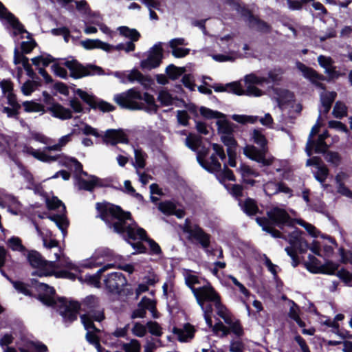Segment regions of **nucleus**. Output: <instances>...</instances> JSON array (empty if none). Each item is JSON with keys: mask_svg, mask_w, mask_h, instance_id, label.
<instances>
[{"mask_svg": "<svg viewBox=\"0 0 352 352\" xmlns=\"http://www.w3.org/2000/svg\"><path fill=\"white\" fill-rule=\"evenodd\" d=\"M297 68L302 73L305 78L308 79L313 85L322 90H326L327 87L324 84L319 82L320 80H327L329 82L331 80L338 78L341 76L340 72L337 71L336 67L333 66V65L325 71L328 77L319 74L314 68L308 67L300 62L297 63Z\"/></svg>", "mask_w": 352, "mask_h": 352, "instance_id": "nucleus-5", "label": "nucleus"}, {"mask_svg": "<svg viewBox=\"0 0 352 352\" xmlns=\"http://www.w3.org/2000/svg\"><path fill=\"white\" fill-rule=\"evenodd\" d=\"M163 59V48L161 43L155 44L148 51L146 59L141 60L140 67L143 70H151L160 66Z\"/></svg>", "mask_w": 352, "mask_h": 352, "instance_id": "nucleus-13", "label": "nucleus"}, {"mask_svg": "<svg viewBox=\"0 0 352 352\" xmlns=\"http://www.w3.org/2000/svg\"><path fill=\"white\" fill-rule=\"evenodd\" d=\"M337 97V93L336 91H328L325 94L321 95V102L324 107L323 113H328L332 107L333 102Z\"/></svg>", "mask_w": 352, "mask_h": 352, "instance_id": "nucleus-28", "label": "nucleus"}, {"mask_svg": "<svg viewBox=\"0 0 352 352\" xmlns=\"http://www.w3.org/2000/svg\"><path fill=\"white\" fill-rule=\"evenodd\" d=\"M102 141L107 144L116 145L118 143L127 144L129 138L122 129H108L102 136Z\"/></svg>", "mask_w": 352, "mask_h": 352, "instance_id": "nucleus-16", "label": "nucleus"}, {"mask_svg": "<svg viewBox=\"0 0 352 352\" xmlns=\"http://www.w3.org/2000/svg\"><path fill=\"white\" fill-rule=\"evenodd\" d=\"M323 155L327 162L333 164L334 166H338L342 162V157L339 153L336 151H332L328 149Z\"/></svg>", "mask_w": 352, "mask_h": 352, "instance_id": "nucleus-44", "label": "nucleus"}, {"mask_svg": "<svg viewBox=\"0 0 352 352\" xmlns=\"http://www.w3.org/2000/svg\"><path fill=\"white\" fill-rule=\"evenodd\" d=\"M250 27H256L257 31L264 33H268L271 31V26L265 21L259 19L258 16L256 19L252 22V25Z\"/></svg>", "mask_w": 352, "mask_h": 352, "instance_id": "nucleus-52", "label": "nucleus"}, {"mask_svg": "<svg viewBox=\"0 0 352 352\" xmlns=\"http://www.w3.org/2000/svg\"><path fill=\"white\" fill-rule=\"evenodd\" d=\"M114 101L122 109L129 110H142L144 104L136 100H142V94L135 88L128 89L125 92L114 96Z\"/></svg>", "mask_w": 352, "mask_h": 352, "instance_id": "nucleus-8", "label": "nucleus"}, {"mask_svg": "<svg viewBox=\"0 0 352 352\" xmlns=\"http://www.w3.org/2000/svg\"><path fill=\"white\" fill-rule=\"evenodd\" d=\"M237 171L241 174L242 177H258L260 176V173L258 171L253 169L249 165L241 163L239 168H237Z\"/></svg>", "mask_w": 352, "mask_h": 352, "instance_id": "nucleus-35", "label": "nucleus"}, {"mask_svg": "<svg viewBox=\"0 0 352 352\" xmlns=\"http://www.w3.org/2000/svg\"><path fill=\"white\" fill-rule=\"evenodd\" d=\"M46 111L50 112L51 115L62 120L71 119L72 118V111L63 107L60 103H56L53 106L47 107Z\"/></svg>", "mask_w": 352, "mask_h": 352, "instance_id": "nucleus-21", "label": "nucleus"}, {"mask_svg": "<svg viewBox=\"0 0 352 352\" xmlns=\"http://www.w3.org/2000/svg\"><path fill=\"white\" fill-rule=\"evenodd\" d=\"M45 202L46 206L50 210H55L60 207H62L61 212H67L65 204L56 196L52 197V199L47 197Z\"/></svg>", "mask_w": 352, "mask_h": 352, "instance_id": "nucleus-38", "label": "nucleus"}, {"mask_svg": "<svg viewBox=\"0 0 352 352\" xmlns=\"http://www.w3.org/2000/svg\"><path fill=\"white\" fill-rule=\"evenodd\" d=\"M225 188L229 191L230 194L236 199H239L243 196L244 188L241 184H233L230 188H229V184H225Z\"/></svg>", "mask_w": 352, "mask_h": 352, "instance_id": "nucleus-60", "label": "nucleus"}, {"mask_svg": "<svg viewBox=\"0 0 352 352\" xmlns=\"http://www.w3.org/2000/svg\"><path fill=\"white\" fill-rule=\"evenodd\" d=\"M217 173V178L219 180V182L223 184L225 186V182L226 180L235 182L236 181V177L234 175L233 171L230 169L226 164H224L223 169L219 170Z\"/></svg>", "mask_w": 352, "mask_h": 352, "instance_id": "nucleus-30", "label": "nucleus"}, {"mask_svg": "<svg viewBox=\"0 0 352 352\" xmlns=\"http://www.w3.org/2000/svg\"><path fill=\"white\" fill-rule=\"evenodd\" d=\"M216 309L217 314L228 325L230 324V323L234 321L232 315L224 304H221Z\"/></svg>", "mask_w": 352, "mask_h": 352, "instance_id": "nucleus-37", "label": "nucleus"}, {"mask_svg": "<svg viewBox=\"0 0 352 352\" xmlns=\"http://www.w3.org/2000/svg\"><path fill=\"white\" fill-rule=\"evenodd\" d=\"M72 164L74 166V170L77 173L82 171L83 166L76 157L65 156V160L62 162V165L69 168Z\"/></svg>", "mask_w": 352, "mask_h": 352, "instance_id": "nucleus-46", "label": "nucleus"}, {"mask_svg": "<svg viewBox=\"0 0 352 352\" xmlns=\"http://www.w3.org/2000/svg\"><path fill=\"white\" fill-rule=\"evenodd\" d=\"M329 148V146L324 140L317 138V140H307L305 151L307 155L310 157L313 150L316 153L324 154Z\"/></svg>", "mask_w": 352, "mask_h": 352, "instance_id": "nucleus-19", "label": "nucleus"}, {"mask_svg": "<svg viewBox=\"0 0 352 352\" xmlns=\"http://www.w3.org/2000/svg\"><path fill=\"white\" fill-rule=\"evenodd\" d=\"M97 217L102 220L107 227L121 236L124 241L137 240L139 228L131 213L124 210L121 206L107 202H98L96 204Z\"/></svg>", "mask_w": 352, "mask_h": 352, "instance_id": "nucleus-1", "label": "nucleus"}, {"mask_svg": "<svg viewBox=\"0 0 352 352\" xmlns=\"http://www.w3.org/2000/svg\"><path fill=\"white\" fill-rule=\"evenodd\" d=\"M142 100L148 106V109L153 111L154 112L157 111L159 107L155 103V98L153 95L148 94V92H144L143 95L142 94Z\"/></svg>", "mask_w": 352, "mask_h": 352, "instance_id": "nucleus-61", "label": "nucleus"}, {"mask_svg": "<svg viewBox=\"0 0 352 352\" xmlns=\"http://www.w3.org/2000/svg\"><path fill=\"white\" fill-rule=\"evenodd\" d=\"M268 148H258L254 145L247 146L244 150V155L249 159L256 162L260 164V167L271 166L275 158L273 156L266 157Z\"/></svg>", "mask_w": 352, "mask_h": 352, "instance_id": "nucleus-12", "label": "nucleus"}, {"mask_svg": "<svg viewBox=\"0 0 352 352\" xmlns=\"http://www.w3.org/2000/svg\"><path fill=\"white\" fill-rule=\"evenodd\" d=\"M94 107H95V108H92L93 109H98L104 113L111 112L116 109V107L113 104H111L103 100H98L97 98L94 104Z\"/></svg>", "mask_w": 352, "mask_h": 352, "instance_id": "nucleus-51", "label": "nucleus"}, {"mask_svg": "<svg viewBox=\"0 0 352 352\" xmlns=\"http://www.w3.org/2000/svg\"><path fill=\"white\" fill-rule=\"evenodd\" d=\"M239 206L241 210L248 217H252L257 214H263V211L260 210L257 201L251 197L246 198L244 201L239 200Z\"/></svg>", "mask_w": 352, "mask_h": 352, "instance_id": "nucleus-18", "label": "nucleus"}, {"mask_svg": "<svg viewBox=\"0 0 352 352\" xmlns=\"http://www.w3.org/2000/svg\"><path fill=\"white\" fill-rule=\"evenodd\" d=\"M246 89H243L241 83L239 82H230L229 85L233 87L232 94L237 96H248L258 97L263 95V91L254 85L247 84Z\"/></svg>", "mask_w": 352, "mask_h": 352, "instance_id": "nucleus-17", "label": "nucleus"}, {"mask_svg": "<svg viewBox=\"0 0 352 352\" xmlns=\"http://www.w3.org/2000/svg\"><path fill=\"white\" fill-rule=\"evenodd\" d=\"M5 19L15 30L14 35L23 34L27 32L24 25L19 21L14 14L10 12L7 8L0 1V20Z\"/></svg>", "mask_w": 352, "mask_h": 352, "instance_id": "nucleus-15", "label": "nucleus"}, {"mask_svg": "<svg viewBox=\"0 0 352 352\" xmlns=\"http://www.w3.org/2000/svg\"><path fill=\"white\" fill-rule=\"evenodd\" d=\"M120 34L130 38L132 41H138L141 35L135 29H131L127 26H120L118 28Z\"/></svg>", "mask_w": 352, "mask_h": 352, "instance_id": "nucleus-33", "label": "nucleus"}, {"mask_svg": "<svg viewBox=\"0 0 352 352\" xmlns=\"http://www.w3.org/2000/svg\"><path fill=\"white\" fill-rule=\"evenodd\" d=\"M195 331L194 326L190 323H186L183 329L174 327L172 330V332L177 336V339L181 342H186L188 339H192L195 337Z\"/></svg>", "mask_w": 352, "mask_h": 352, "instance_id": "nucleus-20", "label": "nucleus"}, {"mask_svg": "<svg viewBox=\"0 0 352 352\" xmlns=\"http://www.w3.org/2000/svg\"><path fill=\"white\" fill-rule=\"evenodd\" d=\"M146 327L148 329V332L155 336L160 337L162 336V328L160 325V324L156 321H148L146 322Z\"/></svg>", "mask_w": 352, "mask_h": 352, "instance_id": "nucleus-55", "label": "nucleus"}, {"mask_svg": "<svg viewBox=\"0 0 352 352\" xmlns=\"http://www.w3.org/2000/svg\"><path fill=\"white\" fill-rule=\"evenodd\" d=\"M74 92L78 96V97L87 104L89 106V108L87 109V111H90V109L95 108L94 104L96 100V97L94 95L89 94L87 91L81 89H76L74 91Z\"/></svg>", "mask_w": 352, "mask_h": 352, "instance_id": "nucleus-31", "label": "nucleus"}, {"mask_svg": "<svg viewBox=\"0 0 352 352\" xmlns=\"http://www.w3.org/2000/svg\"><path fill=\"white\" fill-rule=\"evenodd\" d=\"M336 276L347 286L352 287L351 282L352 280V272H350L345 268H342L336 273Z\"/></svg>", "mask_w": 352, "mask_h": 352, "instance_id": "nucleus-56", "label": "nucleus"}, {"mask_svg": "<svg viewBox=\"0 0 352 352\" xmlns=\"http://www.w3.org/2000/svg\"><path fill=\"white\" fill-rule=\"evenodd\" d=\"M63 65L70 71V76L74 79L94 75L104 74L102 67L94 65H82L76 59L66 60Z\"/></svg>", "mask_w": 352, "mask_h": 352, "instance_id": "nucleus-10", "label": "nucleus"}, {"mask_svg": "<svg viewBox=\"0 0 352 352\" xmlns=\"http://www.w3.org/2000/svg\"><path fill=\"white\" fill-rule=\"evenodd\" d=\"M113 265L111 264H107L100 268L96 274H87L85 276V280L86 283L91 285H94L96 287H99L100 286V279L101 276L103 272H104L107 270L112 267Z\"/></svg>", "mask_w": 352, "mask_h": 352, "instance_id": "nucleus-25", "label": "nucleus"}, {"mask_svg": "<svg viewBox=\"0 0 352 352\" xmlns=\"http://www.w3.org/2000/svg\"><path fill=\"white\" fill-rule=\"evenodd\" d=\"M27 258L32 267L38 270L33 272L32 275L42 277L50 276L54 274V270L57 267L56 262L45 260L38 251H29Z\"/></svg>", "mask_w": 352, "mask_h": 352, "instance_id": "nucleus-7", "label": "nucleus"}, {"mask_svg": "<svg viewBox=\"0 0 352 352\" xmlns=\"http://www.w3.org/2000/svg\"><path fill=\"white\" fill-rule=\"evenodd\" d=\"M60 155H56L54 156L49 155L44 151L37 150L34 157L41 162L50 163L56 161L60 157Z\"/></svg>", "mask_w": 352, "mask_h": 352, "instance_id": "nucleus-53", "label": "nucleus"}, {"mask_svg": "<svg viewBox=\"0 0 352 352\" xmlns=\"http://www.w3.org/2000/svg\"><path fill=\"white\" fill-rule=\"evenodd\" d=\"M257 224L262 228L263 231L269 233L272 237L287 240L286 236L280 230L275 228L276 226L262 223Z\"/></svg>", "mask_w": 352, "mask_h": 352, "instance_id": "nucleus-41", "label": "nucleus"}, {"mask_svg": "<svg viewBox=\"0 0 352 352\" xmlns=\"http://www.w3.org/2000/svg\"><path fill=\"white\" fill-rule=\"evenodd\" d=\"M245 82L246 84H250L254 86L255 85H262L264 83H270L269 78H266V77L257 76L254 74L246 75L245 77Z\"/></svg>", "mask_w": 352, "mask_h": 352, "instance_id": "nucleus-42", "label": "nucleus"}, {"mask_svg": "<svg viewBox=\"0 0 352 352\" xmlns=\"http://www.w3.org/2000/svg\"><path fill=\"white\" fill-rule=\"evenodd\" d=\"M195 291H194V296L199 305H201L202 302H213L214 307L217 308L223 303L220 294L209 282L197 288Z\"/></svg>", "mask_w": 352, "mask_h": 352, "instance_id": "nucleus-11", "label": "nucleus"}, {"mask_svg": "<svg viewBox=\"0 0 352 352\" xmlns=\"http://www.w3.org/2000/svg\"><path fill=\"white\" fill-rule=\"evenodd\" d=\"M0 87L4 95H7L10 93H14V83L10 79H3L1 80Z\"/></svg>", "mask_w": 352, "mask_h": 352, "instance_id": "nucleus-62", "label": "nucleus"}, {"mask_svg": "<svg viewBox=\"0 0 352 352\" xmlns=\"http://www.w3.org/2000/svg\"><path fill=\"white\" fill-rule=\"evenodd\" d=\"M157 100L163 107L170 106L173 104L172 95L166 90H162L159 92Z\"/></svg>", "mask_w": 352, "mask_h": 352, "instance_id": "nucleus-54", "label": "nucleus"}, {"mask_svg": "<svg viewBox=\"0 0 352 352\" xmlns=\"http://www.w3.org/2000/svg\"><path fill=\"white\" fill-rule=\"evenodd\" d=\"M217 125V131L221 135H232L234 133L236 125L230 121L223 119L219 120L216 122Z\"/></svg>", "mask_w": 352, "mask_h": 352, "instance_id": "nucleus-26", "label": "nucleus"}, {"mask_svg": "<svg viewBox=\"0 0 352 352\" xmlns=\"http://www.w3.org/2000/svg\"><path fill=\"white\" fill-rule=\"evenodd\" d=\"M148 303H151V299L146 296H143L138 303V307L132 311L131 318L132 319L145 318Z\"/></svg>", "mask_w": 352, "mask_h": 352, "instance_id": "nucleus-24", "label": "nucleus"}, {"mask_svg": "<svg viewBox=\"0 0 352 352\" xmlns=\"http://www.w3.org/2000/svg\"><path fill=\"white\" fill-rule=\"evenodd\" d=\"M80 318L85 329H93L95 332H99V329L94 323V320H95L93 318L92 314H82L80 316Z\"/></svg>", "mask_w": 352, "mask_h": 352, "instance_id": "nucleus-49", "label": "nucleus"}, {"mask_svg": "<svg viewBox=\"0 0 352 352\" xmlns=\"http://www.w3.org/2000/svg\"><path fill=\"white\" fill-rule=\"evenodd\" d=\"M14 289L19 293L25 296L33 297L32 292L28 288V285L21 280H12L11 283Z\"/></svg>", "mask_w": 352, "mask_h": 352, "instance_id": "nucleus-48", "label": "nucleus"}, {"mask_svg": "<svg viewBox=\"0 0 352 352\" xmlns=\"http://www.w3.org/2000/svg\"><path fill=\"white\" fill-rule=\"evenodd\" d=\"M107 289L111 294H121L122 287L127 284V280L121 272L109 274L104 280Z\"/></svg>", "mask_w": 352, "mask_h": 352, "instance_id": "nucleus-14", "label": "nucleus"}, {"mask_svg": "<svg viewBox=\"0 0 352 352\" xmlns=\"http://www.w3.org/2000/svg\"><path fill=\"white\" fill-rule=\"evenodd\" d=\"M339 264L334 263L331 261H327L323 265H320L318 268L311 267L312 269H309L308 267V271L313 274H328V275H336V272L338 267Z\"/></svg>", "mask_w": 352, "mask_h": 352, "instance_id": "nucleus-23", "label": "nucleus"}, {"mask_svg": "<svg viewBox=\"0 0 352 352\" xmlns=\"http://www.w3.org/2000/svg\"><path fill=\"white\" fill-rule=\"evenodd\" d=\"M77 184L80 190H85L87 191L91 192L94 190V179L86 180L82 178L80 175L76 176Z\"/></svg>", "mask_w": 352, "mask_h": 352, "instance_id": "nucleus-47", "label": "nucleus"}, {"mask_svg": "<svg viewBox=\"0 0 352 352\" xmlns=\"http://www.w3.org/2000/svg\"><path fill=\"white\" fill-rule=\"evenodd\" d=\"M186 146L192 151H197L202 144L201 135L190 133L185 140Z\"/></svg>", "mask_w": 352, "mask_h": 352, "instance_id": "nucleus-27", "label": "nucleus"}, {"mask_svg": "<svg viewBox=\"0 0 352 352\" xmlns=\"http://www.w3.org/2000/svg\"><path fill=\"white\" fill-rule=\"evenodd\" d=\"M183 231L188 234V240L195 241L203 249L207 250L210 246L211 235L206 232L199 225H192L188 218L185 220Z\"/></svg>", "mask_w": 352, "mask_h": 352, "instance_id": "nucleus-9", "label": "nucleus"}, {"mask_svg": "<svg viewBox=\"0 0 352 352\" xmlns=\"http://www.w3.org/2000/svg\"><path fill=\"white\" fill-rule=\"evenodd\" d=\"M7 243L8 247L14 251H23L25 250L21 239L18 236H12L8 239Z\"/></svg>", "mask_w": 352, "mask_h": 352, "instance_id": "nucleus-58", "label": "nucleus"}, {"mask_svg": "<svg viewBox=\"0 0 352 352\" xmlns=\"http://www.w3.org/2000/svg\"><path fill=\"white\" fill-rule=\"evenodd\" d=\"M24 108V111L28 113L31 112H45V107L40 103H37L34 101H25L22 103Z\"/></svg>", "mask_w": 352, "mask_h": 352, "instance_id": "nucleus-40", "label": "nucleus"}, {"mask_svg": "<svg viewBox=\"0 0 352 352\" xmlns=\"http://www.w3.org/2000/svg\"><path fill=\"white\" fill-rule=\"evenodd\" d=\"M27 38L30 39L28 41H23L21 43V52L24 55L30 54L36 47L37 43L36 41L32 38V34L27 31Z\"/></svg>", "mask_w": 352, "mask_h": 352, "instance_id": "nucleus-36", "label": "nucleus"}, {"mask_svg": "<svg viewBox=\"0 0 352 352\" xmlns=\"http://www.w3.org/2000/svg\"><path fill=\"white\" fill-rule=\"evenodd\" d=\"M348 108L346 105L341 101H337L334 105L332 114L333 116L338 119L347 116Z\"/></svg>", "mask_w": 352, "mask_h": 352, "instance_id": "nucleus-39", "label": "nucleus"}, {"mask_svg": "<svg viewBox=\"0 0 352 352\" xmlns=\"http://www.w3.org/2000/svg\"><path fill=\"white\" fill-rule=\"evenodd\" d=\"M329 175L328 167L323 163L317 167V171L314 173L315 179L320 184H323Z\"/></svg>", "mask_w": 352, "mask_h": 352, "instance_id": "nucleus-43", "label": "nucleus"}, {"mask_svg": "<svg viewBox=\"0 0 352 352\" xmlns=\"http://www.w3.org/2000/svg\"><path fill=\"white\" fill-rule=\"evenodd\" d=\"M135 166L138 168H144L146 166V153L142 148L135 149Z\"/></svg>", "mask_w": 352, "mask_h": 352, "instance_id": "nucleus-45", "label": "nucleus"}, {"mask_svg": "<svg viewBox=\"0 0 352 352\" xmlns=\"http://www.w3.org/2000/svg\"><path fill=\"white\" fill-rule=\"evenodd\" d=\"M30 286L37 292V296L34 295L33 297H36L43 305L56 309L59 312L60 300L65 298L58 297L57 299H55L56 290L53 287L41 283L35 278L30 280Z\"/></svg>", "mask_w": 352, "mask_h": 352, "instance_id": "nucleus-6", "label": "nucleus"}, {"mask_svg": "<svg viewBox=\"0 0 352 352\" xmlns=\"http://www.w3.org/2000/svg\"><path fill=\"white\" fill-rule=\"evenodd\" d=\"M199 112L201 116H203L206 119H220V118H225L226 116L224 113L218 111H214L212 109H210L209 108H207L206 107H201L199 109Z\"/></svg>", "mask_w": 352, "mask_h": 352, "instance_id": "nucleus-34", "label": "nucleus"}, {"mask_svg": "<svg viewBox=\"0 0 352 352\" xmlns=\"http://www.w3.org/2000/svg\"><path fill=\"white\" fill-rule=\"evenodd\" d=\"M264 191L268 196H272L278 194V182L275 181H268L264 184Z\"/></svg>", "mask_w": 352, "mask_h": 352, "instance_id": "nucleus-63", "label": "nucleus"}, {"mask_svg": "<svg viewBox=\"0 0 352 352\" xmlns=\"http://www.w3.org/2000/svg\"><path fill=\"white\" fill-rule=\"evenodd\" d=\"M252 138L254 142L261 148H267V140L265 136L258 129L253 131Z\"/></svg>", "mask_w": 352, "mask_h": 352, "instance_id": "nucleus-50", "label": "nucleus"}, {"mask_svg": "<svg viewBox=\"0 0 352 352\" xmlns=\"http://www.w3.org/2000/svg\"><path fill=\"white\" fill-rule=\"evenodd\" d=\"M59 302V314L65 322L72 323L77 320L80 310L92 314L95 321L101 322L105 318L103 309H100V299L94 295L87 296L80 303L75 300L68 302L66 298H61Z\"/></svg>", "mask_w": 352, "mask_h": 352, "instance_id": "nucleus-2", "label": "nucleus"}, {"mask_svg": "<svg viewBox=\"0 0 352 352\" xmlns=\"http://www.w3.org/2000/svg\"><path fill=\"white\" fill-rule=\"evenodd\" d=\"M210 162L206 160L204 163L202 164L203 166H201L210 173H214L221 170V164L219 162L216 155L212 154L210 157Z\"/></svg>", "mask_w": 352, "mask_h": 352, "instance_id": "nucleus-29", "label": "nucleus"}, {"mask_svg": "<svg viewBox=\"0 0 352 352\" xmlns=\"http://www.w3.org/2000/svg\"><path fill=\"white\" fill-rule=\"evenodd\" d=\"M228 326L230 333H233L236 337L241 338L243 336L244 330L239 319H236Z\"/></svg>", "mask_w": 352, "mask_h": 352, "instance_id": "nucleus-59", "label": "nucleus"}, {"mask_svg": "<svg viewBox=\"0 0 352 352\" xmlns=\"http://www.w3.org/2000/svg\"><path fill=\"white\" fill-rule=\"evenodd\" d=\"M137 239L148 243L150 248V254L159 255L162 253L159 244L153 239L148 236L146 231L144 228H139L136 232Z\"/></svg>", "mask_w": 352, "mask_h": 352, "instance_id": "nucleus-22", "label": "nucleus"}, {"mask_svg": "<svg viewBox=\"0 0 352 352\" xmlns=\"http://www.w3.org/2000/svg\"><path fill=\"white\" fill-rule=\"evenodd\" d=\"M185 72V67H177L173 64H170L166 68V74L172 80L178 79Z\"/></svg>", "mask_w": 352, "mask_h": 352, "instance_id": "nucleus-32", "label": "nucleus"}, {"mask_svg": "<svg viewBox=\"0 0 352 352\" xmlns=\"http://www.w3.org/2000/svg\"><path fill=\"white\" fill-rule=\"evenodd\" d=\"M305 233L298 228L289 233L288 242L290 246L286 247L285 250L287 254L291 257L292 265L296 267L300 263V258L298 255L299 254H305L308 249H309L314 254L320 256V244L318 241L314 240L311 245L309 246L307 240L304 238Z\"/></svg>", "mask_w": 352, "mask_h": 352, "instance_id": "nucleus-3", "label": "nucleus"}, {"mask_svg": "<svg viewBox=\"0 0 352 352\" xmlns=\"http://www.w3.org/2000/svg\"><path fill=\"white\" fill-rule=\"evenodd\" d=\"M158 209L164 214L171 215L175 209V204L171 201H164L159 204Z\"/></svg>", "mask_w": 352, "mask_h": 352, "instance_id": "nucleus-57", "label": "nucleus"}, {"mask_svg": "<svg viewBox=\"0 0 352 352\" xmlns=\"http://www.w3.org/2000/svg\"><path fill=\"white\" fill-rule=\"evenodd\" d=\"M339 253L341 257L340 262L342 263H350L352 265V251L345 250L343 247H341L339 249Z\"/></svg>", "mask_w": 352, "mask_h": 352, "instance_id": "nucleus-64", "label": "nucleus"}, {"mask_svg": "<svg viewBox=\"0 0 352 352\" xmlns=\"http://www.w3.org/2000/svg\"><path fill=\"white\" fill-rule=\"evenodd\" d=\"M267 217H258L255 219L257 223L271 225L284 230L285 227L296 228L295 219L283 208L278 206L272 208L266 212Z\"/></svg>", "mask_w": 352, "mask_h": 352, "instance_id": "nucleus-4", "label": "nucleus"}]
</instances>
